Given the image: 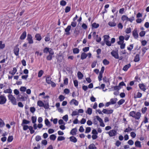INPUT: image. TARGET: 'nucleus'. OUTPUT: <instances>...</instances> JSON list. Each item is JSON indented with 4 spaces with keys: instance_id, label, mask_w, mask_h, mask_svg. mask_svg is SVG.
I'll return each instance as SVG.
<instances>
[{
    "instance_id": "1",
    "label": "nucleus",
    "mask_w": 149,
    "mask_h": 149,
    "mask_svg": "<svg viewBox=\"0 0 149 149\" xmlns=\"http://www.w3.org/2000/svg\"><path fill=\"white\" fill-rule=\"evenodd\" d=\"M130 116H132L135 119L138 120L141 116V113L139 112H136L134 111H132L130 113Z\"/></svg>"
},
{
    "instance_id": "2",
    "label": "nucleus",
    "mask_w": 149,
    "mask_h": 149,
    "mask_svg": "<svg viewBox=\"0 0 149 149\" xmlns=\"http://www.w3.org/2000/svg\"><path fill=\"white\" fill-rule=\"evenodd\" d=\"M9 100L11 102L12 104L15 105H17L16 99L12 95L9 94L8 96Z\"/></svg>"
},
{
    "instance_id": "3",
    "label": "nucleus",
    "mask_w": 149,
    "mask_h": 149,
    "mask_svg": "<svg viewBox=\"0 0 149 149\" xmlns=\"http://www.w3.org/2000/svg\"><path fill=\"white\" fill-rule=\"evenodd\" d=\"M7 100L6 97L4 95L0 96V104H3L6 103Z\"/></svg>"
},
{
    "instance_id": "4",
    "label": "nucleus",
    "mask_w": 149,
    "mask_h": 149,
    "mask_svg": "<svg viewBox=\"0 0 149 149\" xmlns=\"http://www.w3.org/2000/svg\"><path fill=\"white\" fill-rule=\"evenodd\" d=\"M32 37L31 34H28L27 36V40L29 44H32L33 43Z\"/></svg>"
},
{
    "instance_id": "5",
    "label": "nucleus",
    "mask_w": 149,
    "mask_h": 149,
    "mask_svg": "<svg viewBox=\"0 0 149 149\" xmlns=\"http://www.w3.org/2000/svg\"><path fill=\"white\" fill-rule=\"evenodd\" d=\"M43 51L44 53L47 54L48 53H49V54L50 53L51 54L52 53V52H54L52 49L47 47L43 49Z\"/></svg>"
},
{
    "instance_id": "6",
    "label": "nucleus",
    "mask_w": 149,
    "mask_h": 149,
    "mask_svg": "<svg viewBox=\"0 0 149 149\" xmlns=\"http://www.w3.org/2000/svg\"><path fill=\"white\" fill-rule=\"evenodd\" d=\"M139 88L142 91L145 92L147 88L146 86L143 83L139 84L138 85Z\"/></svg>"
},
{
    "instance_id": "7",
    "label": "nucleus",
    "mask_w": 149,
    "mask_h": 149,
    "mask_svg": "<svg viewBox=\"0 0 149 149\" xmlns=\"http://www.w3.org/2000/svg\"><path fill=\"white\" fill-rule=\"evenodd\" d=\"M132 35L135 39H137L138 38L139 35L137 32V29L136 28H135L133 31Z\"/></svg>"
},
{
    "instance_id": "8",
    "label": "nucleus",
    "mask_w": 149,
    "mask_h": 149,
    "mask_svg": "<svg viewBox=\"0 0 149 149\" xmlns=\"http://www.w3.org/2000/svg\"><path fill=\"white\" fill-rule=\"evenodd\" d=\"M111 54L115 58L118 59L119 58L118 54L117 52L113 50L111 52Z\"/></svg>"
},
{
    "instance_id": "9",
    "label": "nucleus",
    "mask_w": 149,
    "mask_h": 149,
    "mask_svg": "<svg viewBox=\"0 0 149 149\" xmlns=\"http://www.w3.org/2000/svg\"><path fill=\"white\" fill-rule=\"evenodd\" d=\"M113 111L112 109L107 110L104 109L103 110L102 112L106 114H111L112 113Z\"/></svg>"
},
{
    "instance_id": "10",
    "label": "nucleus",
    "mask_w": 149,
    "mask_h": 149,
    "mask_svg": "<svg viewBox=\"0 0 149 149\" xmlns=\"http://www.w3.org/2000/svg\"><path fill=\"white\" fill-rule=\"evenodd\" d=\"M71 26H68L65 29V31L66 32L65 34L67 35H69L70 34V31L71 30Z\"/></svg>"
},
{
    "instance_id": "11",
    "label": "nucleus",
    "mask_w": 149,
    "mask_h": 149,
    "mask_svg": "<svg viewBox=\"0 0 149 149\" xmlns=\"http://www.w3.org/2000/svg\"><path fill=\"white\" fill-rule=\"evenodd\" d=\"M116 20L113 19L111 21L109 22L108 24L111 27H114L116 25L115 22Z\"/></svg>"
},
{
    "instance_id": "12",
    "label": "nucleus",
    "mask_w": 149,
    "mask_h": 149,
    "mask_svg": "<svg viewBox=\"0 0 149 149\" xmlns=\"http://www.w3.org/2000/svg\"><path fill=\"white\" fill-rule=\"evenodd\" d=\"M22 126H23V129L24 130H26L29 129V130H33V128L31 126H29L26 125H23Z\"/></svg>"
},
{
    "instance_id": "13",
    "label": "nucleus",
    "mask_w": 149,
    "mask_h": 149,
    "mask_svg": "<svg viewBox=\"0 0 149 149\" xmlns=\"http://www.w3.org/2000/svg\"><path fill=\"white\" fill-rule=\"evenodd\" d=\"M14 52L15 55L18 56L19 54V49L18 47H15L14 49Z\"/></svg>"
},
{
    "instance_id": "14",
    "label": "nucleus",
    "mask_w": 149,
    "mask_h": 149,
    "mask_svg": "<svg viewBox=\"0 0 149 149\" xmlns=\"http://www.w3.org/2000/svg\"><path fill=\"white\" fill-rule=\"evenodd\" d=\"M131 66V65L130 63H129L127 65H125L123 68V70L125 71H126Z\"/></svg>"
},
{
    "instance_id": "15",
    "label": "nucleus",
    "mask_w": 149,
    "mask_h": 149,
    "mask_svg": "<svg viewBox=\"0 0 149 149\" xmlns=\"http://www.w3.org/2000/svg\"><path fill=\"white\" fill-rule=\"evenodd\" d=\"M70 141L74 143H75L77 141V139L74 136H71L69 137Z\"/></svg>"
},
{
    "instance_id": "16",
    "label": "nucleus",
    "mask_w": 149,
    "mask_h": 149,
    "mask_svg": "<svg viewBox=\"0 0 149 149\" xmlns=\"http://www.w3.org/2000/svg\"><path fill=\"white\" fill-rule=\"evenodd\" d=\"M26 36V31H24L21 34L20 37L21 40H24L25 39Z\"/></svg>"
},
{
    "instance_id": "17",
    "label": "nucleus",
    "mask_w": 149,
    "mask_h": 149,
    "mask_svg": "<svg viewBox=\"0 0 149 149\" xmlns=\"http://www.w3.org/2000/svg\"><path fill=\"white\" fill-rule=\"evenodd\" d=\"M54 54V52H52L51 54L50 53H49V55L46 58L47 60L48 61L51 60L52 59V56Z\"/></svg>"
},
{
    "instance_id": "18",
    "label": "nucleus",
    "mask_w": 149,
    "mask_h": 149,
    "mask_svg": "<svg viewBox=\"0 0 149 149\" xmlns=\"http://www.w3.org/2000/svg\"><path fill=\"white\" fill-rule=\"evenodd\" d=\"M87 56V54L85 52H82L81 55V59L83 60L86 59Z\"/></svg>"
},
{
    "instance_id": "19",
    "label": "nucleus",
    "mask_w": 149,
    "mask_h": 149,
    "mask_svg": "<svg viewBox=\"0 0 149 149\" xmlns=\"http://www.w3.org/2000/svg\"><path fill=\"white\" fill-rule=\"evenodd\" d=\"M120 41L118 42V44H120V43H123L125 38L123 36H120L119 37Z\"/></svg>"
},
{
    "instance_id": "20",
    "label": "nucleus",
    "mask_w": 149,
    "mask_h": 149,
    "mask_svg": "<svg viewBox=\"0 0 149 149\" xmlns=\"http://www.w3.org/2000/svg\"><path fill=\"white\" fill-rule=\"evenodd\" d=\"M117 131H110L108 134L110 136H115L116 134Z\"/></svg>"
},
{
    "instance_id": "21",
    "label": "nucleus",
    "mask_w": 149,
    "mask_h": 149,
    "mask_svg": "<svg viewBox=\"0 0 149 149\" xmlns=\"http://www.w3.org/2000/svg\"><path fill=\"white\" fill-rule=\"evenodd\" d=\"M35 38H36L37 40L40 41L42 39V38L40 35L39 33L36 34L35 36Z\"/></svg>"
},
{
    "instance_id": "22",
    "label": "nucleus",
    "mask_w": 149,
    "mask_h": 149,
    "mask_svg": "<svg viewBox=\"0 0 149 149\" xmlns=\"http://www.w3.org/2000/svg\"><path fill=\"white\" fill-rule=\"evenodd\" d=\"M17 72V69L16 68L14 67L13 68V70L12 71H10L9 73L12 75H14Z\"/></svg>"
},
{
    "instance_id": "23",
    "label": "nucleus",
    "mask_w": 149,
    "mask_h": 149,
    "mask_svg": "<svg viewBox=\"0 0 149 149\" xmlns=\"http://www.w3.org/2000/svg\"><path fill=\"white\" fill-rule=\"evenodd\" d=\"M135 146L137 147L140 148L141 147V142L138 141H135Z\"/></svg>"
},
{
    "instance_id": "24",
    "label": "nucleus",
    "mask_w": 149,
    "mask_h": 149,
    "mask_svg": "<svg viewBox=\"0 0 149 149\" xmlns=\"http://www.w3.org/2000/svg\"><path fill=\"white\" fill-rule=\"evenodd\" d=\"M117 100V99L116 98H111V99L110 102L111 104H113L116 103Z\"/></svg>"
},
{
    "instance_id": "25",
    "label": "nucleus",
    "mask_w": 149,
    "mask_h": 149,
    "mask_svg": "<svg viewBox=\"0 0 149 149\" xmlns=\"http://www.w3.org/2000/svg\"><path fill=\"white\" fill-rule=\"evenodd\" d=\"M140 60L139 55V54H136L135 56L134 61L135 62H138Z\"/></svg>"
},
{
    "instance_id": "26",
    "label": "nucleus",
    "mask_w": 149,
    "mask_h": 149,
    "mask_svg": "<svg viewBox=\"0 0 149 149\" xmlns=\"http://www.w3.org/2000/svg\"><path fill=\"white\" fill-rule=\"evenodd\" d=\"M88 148L89 149H96L97 148L95 144L93 143L90 144Z\"/></svg>"
},
{
    "instance_id": "27",
    "label": "nucleus",
    "mask_w": 149,
    "mask_h": 149,
    "mask_svg": "<svg viewBox=\"0 0 149 149\" xmlns=\"http://www.w3.org/2000/svg\"><path fill=\"white\" fill-rule=\"evenodd\" d=\"M45 125L48 127H50L51 125L50 122L49 121L47 118H46L45 120Z\"/></svg>"
},
{
    "instance_id": "28",
    "label": "nucleus",
    "mask_w": 149,
    "mask_h": 149,
    "mask_svg": "<svg viewBox=\"0 0 149 149\" xmlns=\"http://www.w3.org/2000/svg\"><path fill=\"white\" fill-rule=\"evenodd\" d=\"M37 105L40 107H43L44 106V103L41 100H38L37 103Z\"/></svg>"
},
{
    "instance_id": "29",
    "label": "nucleus",
    "mask_w": 149,
    "mask_h": 149,
    "mask_svg": "<svg viewBox=\"0 0 149 149\" xmlns=\"http://www.w3.org/2000/svg\"><path fill=\"white\" fill-rule=\"evenodd\" d=\"M99 24L94 22L92 24V28L97 29L99 27Z\"/></svg>"
},
{
    "instance_id": "30",
    "label": "nucleus",
    "mask_w": 149,
    "mask_h": 149,
    "mask_svg": "<svg viewBox=\"0 0 149 149\" xmlns=\"http://www.w3.org/2000/svg\"><path fill=\"white\" fill-rule=\"evenodd\" d=\"M71 102L75 106H78L79 104L78 102L76 100L74 99H73L71 100Z\"/></svg>"
},
{
    "instance_id": "31",
    "label": "nucleus",
    "mask_w": 149,
    "mask_h": 149,
    "mask_svg": "<svg viewBox=\"0 0 149 149\" xmlns=\"http://www.w3.org/2000/svg\"><path fill=\"white\" fill-rule=\"evenodd\" d=\"M73 52L74 54H77L79 52V49L76 48L73 49Z\"/></svg>"
},
{
    "instance_id": "32",
    "label": "nucleus",
    "mask_w": 149,
    "mask_h": 149,
    "mask_svg": "<svg viewBox=\"0 0 149 149\" xmlns=\"http://www.w3.org/2000/svg\"><path fill=\"white\" fill-rule=\"evenodd\" d=\"M5 124L3 121L0 118V127H3L5 126Z\"/></svg>"
},
{
    "instance_id": "33",
    "label": "nucleus",
    "mask_w": 149,
    "mask_h": 149,
    "mask_svg": "<svg viewBox=\"0 0 149 149\" xmlns=\"http://www.w3.org/2000/svg\"><path fill=\"white\" fill-rule=\"evenodd\" d=\"M78 77L79 79H81L83 77V74L80 72H78L77 73Z\"/></svg>"
},
{
    "instance_id": "34",
    "label": "nucleus",
    "mask_w": 149,
    "mask_h": 149,
    "mask_svg": "<svg viewBox=\"0 0 149 149\" xmlns=\"http://www.w3.org/2000/svg\"><path fill=\"white\" fill-rule=\"evenodd\" d=\"M66 4V2L63 0H61L60 2V5L62 6H65Z\"/></svg>"
},
{
    "instance_id": "35",
    "label": "nucleus",
    "mask_w": 149,
    "mask_h": 149,
    "mask_svg": "<svg viewBox=\"0 0 149 149\" xmlns=\"http://www.w3.org/2000/svg\"><path fill=\"white\" fill-rule=\"evenodd\" d=\"M92 109L88 108L87 111H86V113L90 115L92 113Z\"/></svg>"
},
{
    "instance_id": "36",
    "label": "nucleus",
    "mask_w": 149,
    "mask_h": 149,
    "mask_svg": "<svg viewBox=\"0 0 149 149\" xmlns=\"http://www.w3.org/2000/svg\"><path fill=\"white\" fill-rule=\"evenodd\" d=\"M71 10V7L70 6H67L65 8V13H67L69 12Z\"/></svg>"
},
{
    "instance_id": "37",
    "label": "nucleus",
    "mask_w": 149,
    "mask_h": 149,
    "mask_svg": "<svg viewBox=\"0 0 149 149\" xmlns=\"http://www.w3.org/2000/svg\"><path fill=\"white\" fill-rule=\"evenodd\" d=\"M30 123V121L25 119H23L22 123V125L28 124Z\"/></svg>"
},
{
    "instance_id": "38",
    "label": "nucleus",
    "mask_w": 149,
    "mask_h": 149,
    "mask_svg": "<svg viewBox=\"0 0 149 149\" xmlns=\"http://www.w3.org/2000/svg\"><path fill=\"white\" fill-rule=\"evenodd\" d=\"M3 92L5 93H11L12 92V90L10 89H8L4 91Z\"/></svg>"
},
{
    "instance_id": "39",
    "label": "nucleus",
    "mask_w": 149,
    "mask_h": 149,
    "mask_svg": "<svg viewBox=\"0 0 149 149\" xmlns=\"http://www.w3.org/2000/svg\"><path fill=\"white\" fill-rule=\"evenodd\" d=\"M56 137V136L54 134H52L50 136V139L51 140L54 141Z\"/></svg>"
},
{
    "instance_id": "40",
    "label": "nucleus",
    "mask_w": 149,
    "mask_h": 149,
    "mask_svg": "<svg viewBox=\"0 0 149 149\" xmlns=\"http://www.w3.org/2000/svg\"><path fill=\"white\" fill-rule=\"evenodd\" d=\"M103 63L105 65H108L109 63V62L106 59H104L103 61Z\"/></svg>"
},
{
    "instance_id": "41",
    "label": "nucleus",
    "mask_w": 149,
    "mask_h": 149,
    "mask_svg": "<svg viewBox=\"0 0 149 149\" xmlns=\"http://www.w3.org/2000/svg\"><path fill=\"white\" fill-rule=\"evenodd\" d=\"M43 73L44 72L42 70H40L38 73V77H41Z\"/></svg>"
},
{
    "instance_id": "42",
    "label": "nucleus",
    "mask_w": 149,
    "mask_h": 149,
    "mask_svg": "<svg viewBox=\"0 0 149 149\" xmlns=\"http://www.w3.org/2000/svg\"><path fill=\"white\" fill-rule=\"evenodd\" d=\"M109 38V35H105L104 36V40L105 42L108 40Z\"/></svg>"
},
{
    "instance_id": "43",
    "label": "nucleus",
    "mask_w": 149,
    "mask_h": 149,
    "mask_svg": "<svg viewBox=\"0 0 149 149\" xmlns=\"http://www.w3.org/2000/svg\"><path fill=\"white\" fill-rule=\"evenodd\" d=\"M142 96V94L141 93L139 92H138L137 93L136 96L134 97V98H140Z\"/></svg>"
},
{
    "instance_id": "44",
    "label": "nucleus",
    "mask_w": 149,
    "mask_h": 149,
    "mask_svg": "<svg viewBox=\"0 0 149 149\" xmlns=\"http://www.w3.org/2000/svg\"><path fill=\"white\" fill-rule=\"evenodd\" d=\"M131 31V29L130 27L127 28L125 30V32L127 34L130 33Z\"/></svg>"
},
{
    "instance_id": "45",
    "label": "nucleus",
    "mask_w": 149,
    "mask_h": 149,
    "mask_svg": "<svg viewBox=\"0 0 149 149\" xmlns=\"http://www.w3.org/2000/svg\"><path fill=\"white\" fill-rule=\"evenodd\" d=\"M65 138L63 136H58L57 140L58 141H61L64 140L65 139Z\"/></svg>"
},
{
    "instance_id": "46",
    "label": "nucleus",
    "mask_w": 149,
    "mask_h": 149,
    "mask_svg": "<svg viewBox=\"0 0 149 149\" xmlns=\"http://www.w3.org/2000/svg\"><path fill=\"white\" fill-rule=\"evenodd\" d=\"M125 102V100L123 99L120 100L118 102V105H120L123 104Z\"/></svg>"
},
{
    "instance_id": "47",
    "label": "nucleus",
    "mask_w": 149,
    "mask_h": 149,
    "mask_svg": "<svg viewBox=\"0 0 149 149\" xmlns=\"http://www.w3.org/2000/svg\"><path fill=\"white\" fill-rule=\"evenodd\" d=\"M13 139V136H9L7 139V141L8 142H11Z\"/></svg>"
},
{
    "instance_id": "48",
    "label": "nucleus",
    "mask_w": 149,
    "mask_h": 149,
    "mask_svg": "<svg viewBox=\"0 0 149 149\" xmlns=\"http://www.w3.org/2000/svg\"><path fill=\"white\" fill-rule=\"evenodd\" d=\"M50 77H47L46 79V82L48 84H50L51 82L52 81H51V79H50Z\"/></svg>"
},
{
    "instance_id": "49",
    "label": "nucleus",
    "mask_w": 149,
    "mask_h": 149,
    "mask_svg": "<svg viewBox=\"0 0 149 149\" xmlns=\"http://www.w3.org/2000/svg\"><path fill=\"white\" fill-rule=\"evenodd\" d=\"M79 115V113L78 112V111H73L72 112V113L71 114V115L72 116H76V115Z\"/></svg>"
},
{
    "instance_id": "50",
    "label": "nucleus",
    "mask_w": 149,
    "mask_h": 149,
    "mask_svg": "<svg viewBox=\"0 0 149 149\" xmlns=\"http://www.w3.org/2000/svg\"><path fill=\"white\" fill-rule=\"evenodd\" d=\"M133 45L132 44L130 45V47H127V49L130 51H131L133 48Z\"/></svg>"
},
{
    "instance_id": "51",
    "label": "nucleus",
    "mask_w": 149,
    "mask_h": 149,
    "mask_svg": "<svg viewBox=\"0 0 149 149\" xmlns=\"http://www.w3.org/2000/svg\"><path fill=\"white\" fill-rule=\"evenodd\" d=\"M63 119L66 122L68 121V117L67 115H65L63 117Z\"/></svg>"
},
{
    "instance_id": "52",
    "label": "nucleus",
    "mask_w": 149,
    "mask_h": 149,
    "mask_svg": "<svg viewBox=\"0 0 149 149\" xmlns=\"http://www.w3.org/2000/svg\"><path fill=\"white\" fill-rule=\"evenodd\" d=\"M127 16L126 15H123L121 17V20L124 22L125 21H126Z\"/></svg>"
},
{
    "instance_id": "53",
    "label": "nucleus",
    "mask_w": 149,
    "mask_h": 149,
    "mask_svg": "<svg viewBox=\"0 0 149 149\" xmlns=\"http://www.w3.org/2000/svg\"><path fill=\"white\" fill-rule=\"evenodd\" d=\"M26 90V88L24 86H21L20 88V90L21 92H25Z\"/></svg>"
},
{
    "instance_id": "54",
    "label": "nucleus",
    "mask_w": 149,
    "mask_h": 149,
    "mask_svg": "<svg viewBox=\"0 0 149 149\" xmlns=\"http://www.w3.org/2000/svg\"><path fill=\"white\" fill-rule=\"evenodd\" d=\"M89 47H86L83 49V51L84 52H85L89 51Z\"/></svg>"
},
{
    "instance_id": "55",
    "label": "nucleus",
    "mask_w": 149,
    "mask_h": 149,
    "mask_svg": "<svg viewBox=\"0 0 149 149\" xmlns=\"http://www.w3.org/2000/svg\"><path fill=\"white\" fill-rule=\"evenodd\" d=\"M146 32L144 31H141L139 33V35L141 37H143L144 36Z\"/></svg>"
},
{
    "instance_id": "56",
    "label": "nucleus",
    "mask_w": 149,
    "mask_h": 149,
    "mask_svg": "<svg viewBox=\"0 0 149 149\" xmlns=\"http://www.w3.org/2000/svg\"><path fill=\"white\" fill-rule=\"evenodd\" d=\"M2 42V41H0V48L1 49H3L5 46V44H3Z\"/></svg>"
},
{
    "instance_id": "57",
    "label": "nucleus",
    "mask_w": 149,
    "mask_h": 149,
    "mask_svg": "<svg viewBox=\"0 0 149 149\" xmlns=\"http://www.w3.org/2000/svg\"><path fill=\"white\" fill-rule=\"evenodd\" d=\"M95 118H96L97 120L100 123L102 122L103 121L98 116H95Z\"/></svg>"
},
{
    "instance_id": "58",
    "label": "nucleus",
    "mask_w": 149,
    "mask_h": 149,
    "mask_svg": "<svg viewBox=\"0 0 149 149\" xmlns=\"http://www.w3.org/2000/svg\"><path fill=\"white\" fill-rule=\"evenodd\" d=\"M97 62L96 61H95L92 63L91 65V67L92 68H94L95 67L96 65Z\"/></svg>"
},
{
    "instance_id": "59",
    "label": "nucleus",
    "mask_w": 149,
    "mask_h": 149,
    "mask_svg": "<svg viewBox=\"0 0 149 149\" xmlns=\"http://www.w3.org/2000/svg\"><path fill=\"white\" fill-rule=\"evenodd\" d=\"M73 82L75 86L77 88L78 85V81L76 80H75Z\"/></svg>"
},
{
    "instance_id": "60",
    "label": "nucleus",
    "mask_w": 149,
    "mask_h": 149,
    "mask_svg": "<svg viewBox=\"0 0 149 149\" xmlns=\"http://www.w3.org/2000/svg\"><path fill=\"white\" fill-rule=\"evenodd\" d=\"M96 36L97 38L96 39V41L98 42H100V41L101 40V37H98V35H96Z\"/></svg>"
},
{
    "instance_id": "61",
    "label": "nucleus",
    "mask_w": 149,
    "mask_h": 149,
    "mask_svg": "<svg viewBox=\"0 0 149 149\" xmlns=\"http://www.w3.org/2000/svg\"><path fill=\"white\" fill-rule=\"evenodd\" d=\"M118 29H121L123 28V26L121 23H119L118 25Z\"/></svg>"
},
{
    "instance_id": "62",
    "label": "nucleus",
    "mask_w": 149,
    "mask_h": 149,
    "mask_svg": "<svg viewBox=\"0 0 149 149\" xmlns=\"http://www.w3.org/2000/svg\"><path fill=\"white\" fill-rule=\"evenodd\" d=\"M31 120L32 123H35L36 121V118L35 116H32L31 118Z\"/></svg>"
},
{
    "instance_id": "63",
    "label": "nucleus",
    "mask_w": 149,
    "mask_h": 149,
    "mask_svg": "<svg viewBox=\"0 0 149 149\" xmlns=\"http://www.w3.org/2000/svg\"><path fill=\"white\" fill-rule=\"evenodd\" d=\"M102 74L99 73V75L98 76V80L99 81H100L101 80H102Z\"/></svg>"
},
{
    "instance_id": "64",
    "label": "nucleus",
    "mask_w": 149,
    "mask_h": 149,
    "mask_svg": "<svg viewBox=\"0 0 149 149\" xmlns=\"http://www.w3.org/2000/svg\"><path fill=\"white\" fill-rule=\"evenodd\" d=\"M59 99L60 101H62L64 99L65 97L64 96L61 95L59 96Z\"/></svg>"
}]
</instances>
